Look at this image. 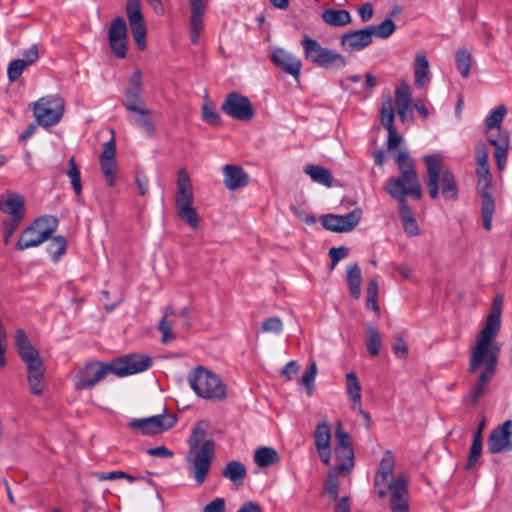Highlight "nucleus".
Here are the masks:
<instances>
[{"mask_svg": "<svg viewBox=\"0 0 512 512\" xmlns=\"http://www.w3.org/2000/svg\"><path fill=\"white\" fill-rule=\"evenodd\" d=\"M205 434V429L199 423L187 440V469L198 486L205 482L215 455V442L213 439H205Z\"/></svg>", "mask_w": 512, "mask_h": 512, "instance_id": "1", "label": "nucleus"}, {"mask_svg": "<svg viewBox=\"0 0 512 512\" xmlns=\"http://www.w3.org/2000/svg\"><path fill=\"white\" fill-rule=\"evenodd\" d=\"M15 347L27 368V381L33 395L43 393L45 367L37 349L30 343L25 331L18 328L15 332Z\"/></svg>", "mask_w": 512, "mask_h": 512, "instance_id": "2", "label": "nucleus"}, {"mask_svg": "<svg viewBox=\"0 0 512 512\" xmlns=\"http://www.w3.org/2000/svg\"><path fill=\"white\" fill-rule=\"evenodd\" d=\"M424 160L427 167L425 184L429 196L432 199L438 198L440 183L443 197L447 200H456L459 196L458 184L451 170L442 169V156L438 154L427 155Z\"/></svg>", "mask_w": 512, "mask_h": 512, "instance_id": "3", "label": "nucleus"}, {"mask_svg": "<svg viewBox=\"0 0 512 512\" xmlns=\"http://www.w3.org/2000/svg\"><path fill=\"white\" fill-rule=\"evenodd\" d=\"M395 162L399 169V176L390 177L385 183V190L389 195L397 192H410V197L420 200L422 197L421 184L415 170V164L409 152L401 150L395 156Z\"/></svg>", "mask_w": 512, "mask_h": 512, "instance_id": "4", "label": "nucleus"}, {"mask_svg": "<svg viewBox=\"0 0 512 512\" xmlns=\"http://www.w3.org/2000/svg\"><path fill=\"white\" fill-rule=\"evenodd\" d=\"M506 112V107L499 105L490 112L484 121L485 135L488 143L494 147V158L500 171L506 167L510 145L509 133L507 130L502 129V122Z\"/></svg>", "mask_w": 512, "mask_h": 512, "instance_id": "5", "label": "nucleus"}, {"mask_svg": "<svg viewBox=\"0 0 512 512\" xmlns=\"http://www.w3.org/2000/svg\"><path fill=\"white\" fill-rule=\"evenodd\" d=\"M194 194L193 186L186 169L181 168L177 173L175 208L178 217L186 222L191 228L197 229L200 224V217L193 207Z\"/></svg>", "mask_w": 512, "mask_h": 512, "instance_id": "6", "label": "nucleus"}, {"mask_svg": "<svg viewBox=\"0 0 512 512\" xmlns=\"http://www.w3.org/2000/svg\"><path fill=\"white\" fill-rule=\"evenodd\" d=\"M500 345L495 344L492 349H486V352L480 357L478 362H474L475 347L471 351L469 358V372H475L479 367L484 365L483 371L480 373L477 382L471 390L469 395L470 403L472 406L478 404L479 399L485 392L486 386L492 379L496 372V366L500 354Z\"/></svg>", "mask_w": 512, "mask_h": 512, "instance_id": "7", "label": "nucleus"}, {"mask_svg": "<svg viewBox=\"0 0 512 512\" xmlns=\"http://www.w3.org/2000/svg\"><path fill=\"white\" fill-rule=\"evenodd\" d=\"M188 383L200 398L222 401L227 396L226 385L214 372L203 366H198L190 372Z\"/></svg>", "mask_w": 512, "mask_h": 512, "instance_id": "8", "label": "nucleus"}, {"mask_svg": "<svg viewBox=\"0 0 512 512\" xmlns=\"http://www.w3.org/2000/svg\"><path fill=\"white\" fill-rule=\"evenodd\" d=\"M306 61L313 65L331 71L346 67L347 59L335 50L323 47L317 40L305 35L301 41Z\"/></svg>", "mask_w": 512, "mask_h": 512, "instance_id": "9", "label": "nucleus"}, {"mask_svg": "<svg viewBox=\"0 0 512 512\" xmlns=\"http://www.w3.org/2000/svg\"><path fill=\"white\" fill-rule=\"evenodd\" d=\"M503 304V295L497 294L492 302L491 311L487 316L483 329L476 338L474 362H478L480 357L486 352V349H492L495 345L493 340L496 338L501 326V311Z\"/></svg>", "mask_w": 512, "mask_h": 512, "instance_id": "10", "label": "nucleus"}, {"mask_svg": "<svg viewBox=\"0 0 512 512\" xmlns=\"http://www.w3.org/2000/svg\"><path fill=\"white\" fill-rule=\"evenodd\" d=\"M477 189L481 201V220L483 228L489 232L492 230V220L496 211V203L489 189L492 186V178L489 166H477Z\"/></svg>", "mask_w": 512, "mask_h": 512, "instance_id": "11", "label": "nucleus"}, {"mask_svg": "<svg viewBox=\"0 0 512 512\" xmlns=\"http://www.w3.org/2000/svg\"><path fill=\"white\" fill-rule=\"evenodd\" d=\"M65 109L64 99L60 96H46L40 98L34 106V115L37 123L45 128L58 124L63 117Z\"/></svg>", "mask_w": 512, "mask_h": 512, "instance_id": "12", "label": "nucleus"}, {"mask_svg": "<svg viewBox=\"0 0 512 512\" xmlns=\"http://www.w3.org/2000/svg\"><path fill=\"white\" fill-rule=\"evenodd\" d=\"M177 423L174 414H158L147 418L133 419L128 423V428L144 436H152L163 433L173 428Z\"/></svg>", "mask_w": 512, "mask_h": 512, "instance_id": "13", "label": "nucleus"}, {"mask_svg": "<svg viewBox=\"0 0 512 512\" xmlns=\"http://www.w3.org/2000/svg\"><path fill=\"white\" fill-rule=\"evenodd\" d=\"M109 373H112L111 362L94 361L87 363L74 377L75 388L77 390L92 389Z\"/></svg>", "mask_w": 512, "mask_h": 512, "instance_id": "14", "label": "nucleus"}, {"mask_svg": "<svg viewBox=\"0 0 512 512\" xmlns=\"http://www.w3.org/2000/svg\"><path fill=\"white\" fill-rule=\"evenodd\" d=\"M152 358L140 354H127L111 361L112 374L125 377L146 371L152 366Z\"/></svg>", "mask_w": 512, "mask_h": 512, "instance_id": "15", "label": "nucleus"}, {"mask_svg": "<svg viewBox=\"0 0 512 512\" xmlns=\"http://www.w3.org/2000/svg\"><path fill=\"white\" fill-rule=\"evenodd\" d=\"M221 110L229 117L239 121H249L254 116L251 101L237 92L227 94L221 105Z\"/></svg>", "mask_w": 512, "mask_h": 512, "instance_id": "16", "label": "nucleus"}, {"mask_svg": "<svg viewBox=\"0 0 512 512\" xmlns=\"http://www.w3.org/2000/svg\"><path fill=\"white\" fill-rule=\"evenodd\" d=\"M126 14L134 41L139 50L143 51L146 48V26L140 0H127Z\"/></svg>", "mask_w": 512, "mask_h": 512, "instance_id": "17", "label": "nucleus"}, {"mask_svg": "<svg viewBox=\"0 0 512 512\" xmlns=\"http://www.w3.org/2000/svg\"><path fill=\"white\" fill-rule=\"evenodd\" d=\"M362 218V210L355 208L345 215L327 214L322 216L321 224L329 231L342 233L354 229Z\"/></svg>", "mask_w": 512, "mask_h": 512, "instance_id": "18", "label": "nucleus"}, {"mask_svg": "<svg viewBox=\"0 0 512 512\" xmlns=\"http://www.w3.org/2000/svg\"><path fill=\"white\" fill-rule=\"evenodd\" d=\"M108 41L112 53L118 59L127 55V25L123 17L117 16L108 29Z\"/></svg>", "mask_w": 512, "mask_h": 512, "instance_id": "19", "label": "nucleus"}, {"mask_svg": "<svg viewBox=\"0 0 512 512\" xmlns=\"http://www.w3.org/2000/svg\"><path fill=\"white\" fill-rule=\"evenodd\" d=\"M488 450L492 454L512 450V420L504 421L494 428L488 438Z\"/></svg>", "mask_w": 512, "mask_h": 512, "instance_id": "20", "label": "nucleus"}, {"mask_svg": "<svg viewBox=\"0 0 512 512\" xmlns=\"http://www.w3.org/2000/svg\"><path fill=\"white\" fill-rule=\"evenodd\" d=\"M390 196L396 199L399 203V218L406 235L409 237L420 235L421 230L418 222L407 203V197L410 196V192H397L395 195Z\"/></svg>", "mask_w": 512, "mask_h": 512, "instance_id": "21", "label": "nucleus"}, {"mask_svg": "<svg viewBox=\"0 0 512 512\" xmlns=\"http://www.w3.org/2000/svg\"><path fill=\"white\" fill-rule=\"evenodd\" d=\"M314 444L319 454L321 461L328 465L331 460V428L327 419L324 416L319 422L313 432Z\"/></svg>", "mask_w": 512, "mask_h": 512, "instance_id": "22", "label": "nucleus"}, {"mask_svg": "<svg viewBox=\"0 0 512 512\" xmlns=\"http://www.w3.org/2000/svg\"><path fill=\"white\" fill-rule=\"evenodd\" d=\"M99 160L107 185L113 187L117 174L116 145L113 138L104 143Z\"/></svg>", "mask_w": 512, "mask_h": 512, "instance_id": "23", "label": "nucleus"}, {"mask_svg": "<svg viewBox=\"0 0 512 512\" xmlns=\"http://www.w3.org/2000/svg\"><path fill=\"white\" fill-rule=\"evenodd\" d=\"M381 123L388 132L387 148L395 149L403 141V137L397 133L394 127V109L391 98L387 97L381 105Z\"/></svg>", "mask_w": 512, "mask_h": 512, "instance_id": "24", "label": "nucleus"}, {"mask_svg": "<svg viewBox=\"0 0 512 512\" xmlns=\"http://www.w3.org/2000/svg\"><path fill=\"white\" fill-rule=\"evenodd\" d=\"M373 41V32L366 27L364 29L349 31L341 36L340 45L344 51H360L369 46Z\"/></svg>", "mask_w": 512, "mask_h": 512, "instance_id": "25", "label": "nucleus"}, {"mask_svg": "<svg viewBox=\"0 0 512 512\" xmlns=\"http://www.w3.org/2000/svg\"><path fill=\"white\" fill-rule=\"evenodd\" d=\"M390 506L392 512H409L407 481L404 477L392 479L389 483Z\"/></svg>", "mask_w": 512, "mask_h": 512, "instance_id": "26", "label": "nucleus"}, {"mask_svg": "<svg viewBox=\"0 0 512 512\" xmlns=\"http://www.w3.org/2000/svg\"><path fill=\"white\" fill-rule=\"evenodd\" d=\"M271 60L285 73L292 75L297 80L299 79L302 68V63L299 58L282 48H277L271 53Z\"/></svg>", "mask_w": 512, "mask_h": 512, "instance_id": "27", "label": "nucleus"}, {"mask_svg": "<svg viewBox=\"0 0 512 512\" xmlns=\"http://www.w3.org/2000/svg\"><path fill=\"white\" fill-rule=\"evenodd\" d=\"M0 211L11 218L23 219L25 215V199L22 195L8 191L0 198Z\"/></svg>", "mask_w": 512, "mask_h": 512, "instance_id": "28", "label": "nucleus"}, {"mask_svg": "<svg viewBox=\"0 0 512 512\" xmlns=\"http://www.w3.org/2000/svg\"><path fill=\"white\" fill-rule=\"evenodd\" d=\"M223 174L224 184L228 190L234 191L249 183V176L241 166L227 164L223 168Z\"/></svg>", "mask_w": 512, "mask_h": 512, "instance_id": "29", "label": "nucleus"}, {"mask_svg": "<svg viewBox=\"0 0 512 512\" xmlns=\"http://www.w3.org/2000/svg\"><path fill=\"white\" fill-rule=\"evenodd\" d=\"M38 226V223H31L26 229H24L17 242L18 250H25L32 247H37L48 239V231L42 233H36L34 227Z\"/></svg>", "mask_w": 512, "mask_h": 512, "instance_id": "30", "label": "nucleus"}, {"mask_svg": "<svg viewBox=\"0 0 512 512\" xmlns=\"http://www.w3.org/2000/svg\"><path fill=\"white\" fill-rule=\"evenodd\" d=\"M412 102V93L410 86L406 82H402L395 89V105L397 114L402 122H405L407 114L410 111Z\"/></svg>", "mask_w": 512, "mask_h": 512, "instance_id": "31", "label": "nucleus"}, {"mask_svg": "<svg viewBox=\"0 0 512 512\" xmlns=\"http://www.w3.org/2000/svg\"><path fill=\"white\" fill-rule=\"evenodd\" d=\"M395 468V460L392 452L387 450L384 452L380 461L378 471L375 475L374 486L375 488L384 485L388 478L393 474Z\"/></svg>", "mask_w": 512, "mask_h": 512, "instance_id": "32", "label": "nucleus"}, {"mask_svg": "<svg viewBox=\"0 0 512 512\" xmlns=\"http://www.w3.org/2000/svg\"><path fill=\"white\" fill-rule=\"evenodd\" d=\"M429 82V61L425 55L418 54L414 61V85L424 88Z\"/></svg>", "mask_w": 512, "mask_h": 512, "instance_id": "33", "label": "nucleus"}, {"mask_svg": "<svg viewBox=\"0 0 512 512\" xmlns=\"http://www.w3.org/2000/svg\"><path fill=\"white\" fill-rule=\"evenodd\" d=\"M222 476L229 479L235 486H241L247 476V469L242 462L232 460L226 464Z\"/></svg>", "mask_w": 512, "mask_h": 512, "instance_id": "34", "label": "nucleus"}, {"mask_svg": "<svg viewBox=\"0 0 512 512\" xmlns=\"http://www.w3.org/2000/svg\"><path fill=\"white\" fill-rule=\"evenodd\" d=\"M361 282L362 275L360 267L357 263L349 264L347 267V283L350 295L354 299H358L361 296Z\"/></svg>", "mask_w": 512, "mask_h": 512, "instance_id": "35", "label": "nucleus"}, {"mask_svg": "<svg viewBox=\"0 0 512 512\" xmlns=\"http://www.w3.org/2000/svg\"><path fill=\"white\" fill-rule=\"evenodd\" d=\"M323 21L334 27H342L351 22V15L343 9H326L322 13Z\"/></svg>", "mask_w": 512, "mask_h": 512, "instance_id": "36", "label": "nucleus"}, {"mask_svg": "<svg viewBox=\"0 0 512 512\" xmlns=\"http://www.w3.org/2000/svg\"><path fill=\"white\" fill-rule=\"evenodd\" d=\"M304 172L316 183L322 184L326 187H331L333 185V176L325 167L307 164L304 167Z\"/></svg>", "mask_w": 512, "mask_h": 512, "instance_id": "37", "label": "nucleus"}, {"mask_svg": "<svg viewBox=\"0 0 512 512\" xmlns=\"http://www.w3.org/2000/svg\"><path fill=\"white\" fill-rule=\"evenodd\" d=\"M280 461L278 452L272 447H260L254 453V462L258 467L265 468Z\"/></svg>", "mask_w": 512, "mask_h": 512, "instance_id": "38", "label": "nucleus"}, {"mask_svg": "<svg viewBox=\"0 0 512 512\" xmlns=\"http://www.w3.org/2000/svg\"><path fill=\"white\" fill-rule=\"evenodd\" d=\"M335 453L338 472L343 475L349 473L354 466L353 447L335 448Z\"/></svg>", "mask_w": 512, "mask_h": 512, "instance_id": "39", "label": "nucleus"}, {"mask_svg": "<svg viewBox=\"0 0 512 512\" xmlns=\"http://www.w3.org/2000/svg\"><path fill=\"white\" fill-rule=\"evenodd\" d=\"M142 91L125 90V99L122 104L127 111L136 114H146L147 108L144 106V101L141 98Z\"/></svg>", "mask_w": 512, "mask_h": 512, "instance_id": "40", "label": "nucleus"}, {"mask_svg": "<svg viewBox=\"0 0 512 512\" xmlns=\"http://www.w3.org/2000/svg\"><path fill=\"white\" fill-rule=\"evenodd\" d=\"M365 345L371 356H377L382 346V336L377 327L369 325L365 330Z\"/></svg>", "mask_w": 512, "mask_h": 512, "instance_id": "41", "label": "nucleus"}, {"mask_svg": "<svg viewBox=\"0 0 512 512\" xmlns=\"http://www.w3.org/2000/svg\"><path fill=\"white\" fill-rule=\"evenodd\" d=\"M175 315V311L172 306H167L164 311V316L158 324V330L162 333L161 342L166 344L175 339L173 333V322L168 320L169 316Z\"/></svg>", "mask_w": 512, "mask_h": 512, "instance_id": "42", "label": "nucleus"}, {"mask_svg": "<svg viewBox=\"0 0 512 512\" xmlns=\"http://www.w3.org/2000/svg\"><path fill=\"white\" fill-rule=\"evenodd\" d=\"M346 387L349 400L353 402V404L360 405L361 385L357 375L354 372H349L346 374ZM352 408L355 409V405H353Z\"/></svg>", "mask_w": 512, "mask_h": 512, "instance_id": "43", "label": "nucleus"}, {"mask_svg": "<svg viewBox=\"0 0 512 512\" xmlns=\"http://www.w3.org/2000/svg\"><path fill=\"white\" fill-rule=\"evenodd\" d=\"M67 241L63 236H55L47 247V251L53 262L57 263L60 258L66 253Z\"/></svg>", "mask_w": 512, "mask_h": 512, "instance_id": "44", "label": "nucleus"}, {"mask_svg": "<svg viewBox=\"0 0 512 512\" xmlns=\"http://www.w3.org/2000/svg\"><path fill=\"white\" fill-rule=\"evenodd\" d=\"M202 120L210 125L219 126L221 125V117L218 111L213 106L208 96L205 98V102L201 108Z\"/></svg>", "mask_w": 512, "mask_h": 512, "instance_id": "45", "label": "nucleus"}, {"mask_svg": "<svg viewBox=\"0 0 512 512\" xmlns=\"http://www.w3.org/2000/svg\"><path fill=\"white\" fill-rule=\"evenodd\" d=\"M66 174L70 179L72 188L76 196L80 197L82 193L81 173L75 162L74 157H71L68 161V169Z\"/></svg>", "mask_w": 512, "mask_h": 512, "instance_id": "46", "label": "nucleus"}, {"mask_svg": "<svg viewBox=\"0 0 512 512\" xmlns=\"http://www.w3.org/2000/svg\"><path fill=\"white\" fill-rule=\"evenodd\" d=\"M32 223H38V226L34 227L37 234L47 230L49 232L48 238H50L58 226V219L52 215H44L35 219Z\"/></svg>", "mask_w": 512, "mask_h": 512, "instance_id": "47", "label": "nucleus"}, {"mask_svg": "<svg viewBox=\"0 0 512 512\" xmlns=\"http://www.w3.org/2000/svg\"><path fill=\"white\" fill-rule=\"evenodd\" d=\"M456 66L460 74L467 78L470 74L471 54L466 48H460L456 52Z\"/></svg>", "mask_w": 512, "mask_h": 512, "instance_id": "48", "label": "nucleus"}, {"mask_svg": "<svg viewBox=\"0 0 512 512\" xmlns=\"http://www.w3.org/2000/svg\"><path fill=\"white\" fill-rule=\"evenodd\" d=\"M370 30L373 32V36H378L379 38L386 39L393 34L396 29L395 23L391 18H387L382 21L378 26H368Z\"/></svg>", "mask_w": 512, "mask_h": 512, "instance_id": "49", "label": "nucleus"}, {"mask_svg": "<svg viewBox=\"0 0 512 512\" xmlns=\"http://www.w3.org/2000/svg\"><path fill=\"white\" fill-rule=\"evenodd\" d=\"M324 491L333 501H337L339 492V478L336 472H330L324 483Z\"/></svg>", "mask_w": 512, "mask_h": 512, "instance_id": "50", "label": "nucleus"}, {"mask_svg": "<svg viewBox=\"0 0 512 512\" xmlns=\"http://www.w3.org/2000/svg\"><path fill=\"white\" fill-rule=\"evenodd\" d=\"M317 374V364L314 360L310 362L308 369L300 379V383L306 387L308 394L311 395L314 389L315 377Z\"/></svg>", "mask_w": 512, "mask_h": 512, "instance_id": "51", "label": "nucleus"}, {"mask_svg": "<svg viewBox=\"0 0 512 512\" xmlns=\"http://www.w3.org/2000/svg\"><path fill=\"white\" fill-rule=\"evenodd\" d=\"M28 65L20 59L11 61L7 68V77L10 82H15L21 76Z\"/></svg>", "mask_w": 512, "mask_h": 512, "instance_id": "52", "label": "nucleus"}, {"mask_svg": "<svg viewBox=\"0 0 512 512\" xmlns=\"http://www.w3.org/2000/svg\"><path fill=\"white\" fill-rule=\"evenodd\" d=\"M335 441V448L353 447L351 437L347 432L343 430L341 421L336 423Z\"/></svg>", "mask_w": 512, "mask_h": 512, "instance_id": "53", "label": "nucleus"}, {"mask_svg": "<svg viewBox=\"0 0 512 512\" xmlns=\"http://www.w3.org/2000/svg\"><path fill=\"white\" fill-rule=\"evenodd\" d=\"M150 114L151 111L149 109H147L146 114H138V117L135 119V124L143 127L149 136H153L155 134V127L150 118Z\"/></svg>", "mask_w": 512, "mask_h": 512, "instance_id": "54", "label": "nucleus"}, {"mask_svg": "<svg viewBox=\"0 0 512 512\" xmlns=\"http://www.w3.org/2000/svg\"><path fill=\"white\" fill-rule=\"evenodd\" d=\"M262 332L280 334L283 330V323L279 317H270L262 324Z\"/></svg>", "mask_w": 512, "mask_h": 512, "instance_id": "55", "label": "nucleus"}, {"mask_svg": "<svg viewBox=\"0 0 512 512\" xmlns=\"http://www.w3.org/2000/svg\"><path fill=\"white\" fill-rule=\"evenodd\" d=\"M349 250L345 246L340 247H332L329 250V256L331 259V270H333L339 261L346 258L348 256Z\"/></svg>", "mask_w": 512, "mask_h": 512, "instance_id": "56", "label": "nucleus"}, {"mask_svg": "<svg viewBox=\"0 0 512 512\" xmlns=\"http://www.w3.org/2000/svg\"><path fill=\"white\" fill-rule=\"evenodd\" d=\"M481 452L482 444L472 443L468 460L465 466L466 470H470L475 465V463L478 461L481 455Z\"/></svg>", "mask_w": 512, "mask_h": 512, "instance_id": "57", "label": "nucleus"}, {"mask_svg": "<svg viewBox=\"0 0 512 512\" xmlns=\"http://www.w3.org/2000/svg\"><path fill=\"white\" fill-rule=\"evenodd\" d=\"M392 351L396 357L404 359L408 355V347L403 338H398L392 345Z\"/></svg>", "mask_w": 512, "mask_h": 512, "instance_id": "58", "label": "nucleus"}, {"mask_svg": "<svg viewBox=\"0 0 512 512\" xmlns=\"http://www.w3.org/2000/svg\"><path fill=\"white\" fill-rule=\"evenodd\" d=\"M135 181L137 187L139 189V193L141 196H145L148 192L149 179L148 177L140 170H137Z\"/></svg>", "mask_w": 512, "mask_h": 512, "instance_id": "59", "label": "nucleus"}, {"mask_svg": "<svg viewBox=\"0 0 512 512\" xmlns=\"http://www.w3.org/2000/svg\"><path fill=\"white\" fill-rule=\"evenodd\" d=\"M23 60L28 66L35 63L39 58L38 47L36 44H33L29 49L25 50L23 53Z\"/></svg>", "mask_w": 512, "mask_h": 512, "instance_id": "60", "label": "nucleus"}, {"mask_svg": "<svg viewBox=\"0 0 512 512\" xmlns=\"http://www.w3.org/2000/svg\"><path fill=\"white\" fill-rule=\"evenodd\" d=\"M298 370H299L298 363L294 360L290 361L281 370V376L285 377V379L287 381H290L293 379L294 375L297 374Z\"/></svg>", "mask_w": 512, "mask_h": 512, "instance_id": "61", "label": "nucleus"}, {"mask_svg": "<svg viewBox=\"0 0 512 512\" xmlns=\"http://www.w3.org/2000/svg\"><path fill=\"white\" fill-rule=\"evenodd\" d=\"M126 90L142 91V74L140 70H136L129 79V86Z\"/></svg>", "mask_w": 512, "mask_h": 512, "instance_id": "62", "label": "nucleus"}, {"mask_svg": "<svg viewBox=\"0 0 512 512\" xmlns=\"http://www.w3.org/2000/svg\"><path fill=\"white\" fill-rule=\"evenodd\" d=\"M203 512H225V501L223 498H215L213 501L208 503Z\"/></svg>", "mask_w": 512, "mask_h": 512, "instance_id": "63", "label": "nucleus"}, {"mask_svg": "<svg viewBox=\"0 0 512 512\" xmlns=\"http://www.w3.org/2000/svg\"><path fill=\"white\" fill-rule=\"evenodd\" d=\"M334 512H351L350 498L343 496L337 499Z\"/></svg>", "mask_w": 512, "mask_h": 512, "instance_id": "64", "label": "nucleus"}]
</instances>
